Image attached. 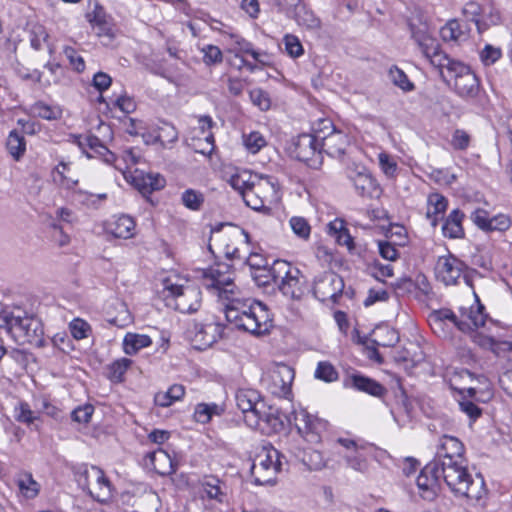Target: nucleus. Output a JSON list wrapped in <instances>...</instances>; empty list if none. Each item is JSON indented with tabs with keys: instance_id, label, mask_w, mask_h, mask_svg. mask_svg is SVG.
<instances>
[{
	"instance_id": "nucleus-44",
	"label": "nucleus",
	"mask_w": 512,
	"mask_h": 512,
	"mask_svg": "<svg viewBox=\"0 0 512 512\" xmlns=\"http://www.w3.org/2000/svg\"><path fill=\"white\" fill-rule=\"evenodd\" d=\"M243 144L248 152L256 154L267 145V141L260 132L252 131L243 135Z\"/></svg>"
},
{
	"instance_id": "nucleus-64",
	"label": "nucleus",
	"mask_w": 512,
	"mask_h": 512,
	"mask_svg": "<svg viewBox=\"0 0 512 512\" xmlns=\"http://www.w3.org/2000/svg\"><path fill=\"white\" fill-rule=\"evenodd\" d=\"M93 30L105 45L110 44L115 37L114 25L109 20L104 25H99Z\"/></svg>"
},
{
	"instance_id": "nucleus-50",
	"label": "nucleus",
	"mask_w": 512,
	"mask_h": 512,
	"mask_svg": "<svg viewBox=\"0 0 512 512\" xmlns=\"http://www.w3.org/2000/svg\"><path fill=\"white\" fill-rule=\"evenodd\" d=\"M288 17L294 18L298 24L308 28H316L319 26V20L301 4L299 5V10H296L295 14H290Z\"/></svg>"
},
{
	"instance_id": "nucleus-8",
	"label": "nucleus",
	"mask_w": 512,
	"mask_h": 512,
	"mask_svg": "<svg viewBox=\"0 0 512 512\" xmlns=\"http://www.w3.org/2000/svg\"><path fill=\"white\" fill-rule=\"evenodd\" d=\"M280 453L270 445L262 446L251 466V475L257 485H273L281 471Z\"/></svg>"
},
{
	"instance_id": "nucleus-10",
	"label": "nucleus",
	"mask_w": 512,
	"mask_h": 512,
	"mask_svg": "<svg viewBox=\"0 0 512 512\" xmlns=\"http://www.w3.org/2000/svg\"><path fill=\"white\" fill-rule=\"evenodd\" d=\"M203 286L215 293L220 299H236L234 273L227 264H216L203 272Z\"/></svg>"
},
{
	"instance_id": "nucleus-39",
	"label": "nucleus",
	"mask_w": 512,
	"mask_h": 512,
	"mask_svg": "<svg viewBox=\"0 0 512 512\" xmlns=\"http://www.w3.org/2000/svg\"><path fill=\"white\" fill-rule=\"evenodd\" d=\"M152 461L157 472L161 475H170L176 471V465L169 456V454L163 450L153 454Z\"/></svg>"
},
{
	"instance_id": "nucleus-61",
	"label": "nucleus",
	"mask_w": 512,
	"mask_h": 512,
	"mask_svg": "<svg viewBox=\"0 0 512 512\" xmlns=\"http://www.w3.org/2000/svg\"><path fill=\"white\" fill-rule=\"evenodd\" d=\"M283 41L285 44L286 52L289 56L297 58L303 54V46L296 36L290 34L285 35Z\"/></svg>"
},
{
	"instance_id": "nucleus-62",
	"label": "nucleus",
	"mask_w": 512,
	"mask_h": 512,
	"mask_svg": "<svg viewBox=\"0 0 512 512\" xmlns=\"http://www.w3.org/2000/svg\"><path fill=\"white\" fill-rule=\"evenodd\" d=\"M64 55L69 60L70 65L77 72H82L85 69V62L81 55L70 46H66L63 50Z\"/></svg>"
},
{
	"instance_id": "nucleus-54",
	"label": "nucleus",
	"mask_w": 512,
	"mask_h": 512,
	"mask_svg": "<svg viewBox=\"0 0 512 512\" xmlns=\"http://www.w3.org/2000/svg\"><path fill=\"white\" fill-rule=\"evenodd\" d=\"M440 34L444 41H460L463 36L460 23L457 20L449 21L441 28Z\"/></svg>"
},
{
	"instance_id": "nucleus-45",
	"label": "nucleus",
	"mask_w": 512,
	"mask_h": 512,
	"mask_svg": "<svg viewBox=\"0 0 512 512\" xmlns=\"http://www.w3.org/2000/svg\"><path fill=\"white\" fill-rule=\"evenodd\" d=\"M182 204L193 211L201 209L204 203V195L194 189H186L181 195Z\"/></svg>"
},
{
	"instance_id": "nucleus-52",
	"label": "nucleus",
	"mask_w": 512,
	"mask_h": 512,
	"mask_svg": "<svg viewBox=\"0 0 512 512\" xmlns=\"http://www.w3.org/2000/svg\"><path fill=\"white\" fill-rule=\"evenodd\" d=\"M481 11H482V8L476 2L467 3L463 9V13L469 20H471L475 23L479 33H482L484 30L487 29L486 24L484 27L482 26L483 19L479 18Z\"/></svg>"
},
{
	"instance_id": "nucleus-27",
	"label": "nucleus",
	"mask_w": 512,
	"mask_h": 512,
	"mask_svg": "<svg viewBox=\"0 0 512 512\" xmlns=\"http://www.w3.org/2000/svg\"><path fill=\"white\" fill-rule=\"evenodd\" d=\"M411 36L419 46L421 52L427 51V49L433 48L432 45L437 41L429 31V27L426 23L419 22L409 23Z\"/></svg>"
},
{
	"instance_id": "nucleus-32",
	"label": "nucleus",
	"mask_w": 512,
	"mask_h": 512,
	"mask_svg": "<svg viewBox=\"0 0 512 512\" xmlns=\"http://www.w3.org/2000/svg\"><path fill=\"white\" fill-rule=\"evenodd\" d=\"M351 380L354 388L372 396L381 397L386 392V389L380 383L368 377L354 375Z\"/></svg>"
},
{
	"instance_id": "nucleus-11",
	"label": "nucleus",
	"mask_w": 512,
	"mask_h": 512,
	"mask_svg": "<svg viewBox=\"0 0 512 512\" xmlns=\"http://www.w3.org/2000/svg\"><path fill=\"white\" fill-rule=\"evenodd\" d=\"M78 482L98 502L106 503L113 496V486L110 480L97 466L85 467L79 475Z\"/></svg>"
},
{
	"instance_id": "nucleus-1",
	"label": "nucleus",
	"mask_w": 512,
	"mask_h": 512,
	"mask_svg": "<svg viewBox=\"0 0 512 512\" xmlns=\"http://www.w3.org/2000/svg\"><path fill=\"white\" fill-rule=\"evenodd\" d=\"M475 295L474 303L460 306L458 313L449 308H441L432 311L428 316V322L433 332L442 338H450L454 330L463 333H471L485 325L487 314L485 307Z\"/></svg>"
},
{
	"instance_id": "nucleus-63",
	"label": "nucleus",
	"mask_w": 512,
	"mask_h": 512,
	"mask_svg": "<svg viewBox=\"0 0 512 512\" xmlns=\"http://www.w3.org/2000/svg\"><path fill=\"white\" fill-rule=\"evenodd\" d=\"M250 99L252 103L259 107L262 111H266L270 108L271 102L270 99L262 89H253L249 92Z\"/></svg>"
},
{
	"instance_id": "nucleus-29",
	"label": "nucleus",
	"mask_w": 512,
	"mask_h": 512,
	"mask_svg": "<svg viewBox=\"0 0 512 512\" xmlns=\"http://www.w3.org/2000/svg\"><path fill=\"white\" fill-rule=\"evenodd\" d=\"M464 214L455 209L451 211L447 219L442 226V232L445 237L452 239L461 238L464 235V229L462 227V220Z\"/></svg>"
},
{
	"instance_id": "nucleus-36",
	"label": "nucleus",
	"mask_w": 512,
	"mask_h": 512,
	"mask_svg": "<svg viewBox=\"0 0 512 512\" xmlns=\"http://www.w3.org/2000/svg\"><path fill=\"white\" fill-rule=\"evenodd\" d=\"M373 337L374 346L392 347L399 341L397 331L388 326L377 327L373 332Z\"/></svg>"
},
{
	"instance_id": "nucleus-34",
	"label": "nucleus",
	"mask_w": 512,
	"mask_h": 512,
	"mask_svg": "<svg viewBox=\"0 0 512 512\" xmlns=\"http://www.w3.org/2000/svg\"><path fill=\"white\" fill-rule=\"evenodd\" d=\"M17 486L24 497L34 499L40 491V484L29 472H21L17 476Z\"/></svg>"
},
{
	"instance_id": "nucleus-60",
	"label": "nucleus",
	"mask_w": 512,
	"mask_h": 512,
	"mask_svg": "<svg viewBox=\"0 0 512 512\" xmlns=\"http://www.w3.org/2000/svg\"><path fill=\"white\" fill-rule=\"evenodd\" d=\"M203 61L206 65L221 63L223 60L222 51L215 45H206L201 49Z\"/></svg>"
},
{
	"instance_id": "nucleus-40",
	"label": "nucleus",
	"mask_w": 512,
	"mask_h": 512,
	"mask_svg": "<svg viewBox=\"0 0 512 512\" xmlns=\"http://www.w3.org/2000/svg\"><path fill=\"white\" fill-rule=\"evenodd\" d=\"M6 146L8 152L16 161L20 160L26 151V142L24 137L15 130L9 133Z\"/></svg>"
},
{
	"instance_id": "nucleus-57",
	"label": "nucleus",
	"mask_w": 512,
	"mask_h": 512,
	"mask_svg": "<svg viewBox=\"0 0 512 512\" xmlns=\"http://www.w3.org/2000/svg\"><path fill=\"white\" fill-rule=\"evenodd\" d=\"M460 410L474 422L482 415V409L471 399L463 397L458 402Z\"/></svg>"
},
{
	"instance_id": "nucleus-58",
	"label": "nucleus",
	"mask_w": 512,
	"mask_h": 512,
	"mask_svg": "<svg viewBox=\"0 0 512 512\" xmlns=\"http://www.w3.org/2000/svg\"><path fill=\"white\" fill-rule=\"evenodd\" d=\"M113 107L119 109L124 114H131L136 110L137 104L133 97L123 93L115 97Z\"/></svg>"
},
{
	"instance_id": "nucleus-5",
	"label": "nucleus",
	"mask_w": 512,
	"mask_h": 512,
	"mask_svg": "<svg viewBox=\"0 0 512 512\" xmlns=\"http://www.w3.org/2000/svg\"><path fill=\"white\" fill-rule=\"evenodd\" d=\"M162 283L168 306H173L182 313H193L200 308L201 291L193 282L172 275L164 278Z\"/></svg>"
},
{
	"instance_id": "nucleus-16",
	"label": "nucleus",
	"mask_w": 512,
	"mask_h": 512,
	"mask_svg": "<svg viewBox=\"0 0 512 512\" xmlns=\"http://www.w3.org/2000/svg\"><path fill=\"white\" fill-rule=\"evenodd\" d=\"M344 289L343 279L332 271H326L318 275L313 283V295L321 302H335L341 296Z\"/></svg>"
},
{
	"instance_id": "nucleus-20",
	"label": "nucleus",
	"mask_w": 512,
	"mask_h": 512,
	"mask_svg": "<svg viewBox=\"0 0 512 512\" xmlns=\"http://www.w3.org/2000/svg\"><path fill=\"white\" fill-rule=\"evenodd\" d=\"M441 469L433 462L428 463L416 479L420 496L428 501L436 498L439 490Z\"/></svg>"
},
{
	"instance_id": "nucleus-25",
	"label": "nucleus",
	"mask_w": 512,
	"mask_h": 512,
	"mask_svg": "<svg viewBox=\"0 0 512 512\" xmlns=\"http://www.w3.org/2000/svg\"><path fill=\"white\" fill-rule=\"evenodd\" d=\"M133 183L141 194L147 195L163 189L166 185V180L159 173H144L143 171L136 170L133 176Z\"/></svg>"
},
{
	"instance_id": "nucleus-35",
	"label": "nucleus",
	"mask_w": 512,
	"mask_h": 512,
	"mask_svg": "<svg viewBox=\"0 0 512 512\" xmlns=\"http://www.w3.org/2000/svg\"><path fill=\"white\" fill-rule=\"evenodd\" d=\"M185 394L183 385L174 384L165 392H158L154 396V402L160 407H169L175 401H179Z\"/></svg>"
},
{
	"instance_id": "nucleus-17",
	"label": "nucleus",
	"mask_w": 512,
	"mask_h": 512,
	"mask_svg": "<svg viewBox=\"0 0 512 512\" xmlns=\"http://www.w3.org/2000/svg\"><path fill=\"white\" fill-rule=\"evenodd\" d=\"M470 220L481 231L485 233L508 231L512 226V219L509 215L499 213L490 217L489 212L483 208H475L470 214Z\"/></svg>"
},
{
	"instance_id": "nucleus-28",
	"label": "nucleus",
	"mask_w": 512,
	"mask_h": 512,
	"mask_svg": "<svg viewBox=\"0 0 512 512\" xmlns=\"http://www.w3.org/2000/svg\"><path fill=\"white\" fill-rule=\"evenodd\" d=\"M432 47L433 48L427 49V51H423L422 53L427 59H429L433 66L440 69L446 68L448 72L451 73L456 68V65L460 63L449 58L446 53L441 51L437 41L432 45Z\"/></svg>"
},
{
	"instance_id": "nucleus-49",
	"label": "nucleus",
	"mask_w": 512,
	"mask_h": 512,
	"mask_svg": "<svg viewBox=\"0 0 512 512\" xmlns=\"http://www.w3.org/2000/svg\"><path fill=\"white\" fill-rule=\"evenodd\" d=\"M314 375L315 378L322 380L324 382H333L338 379L337 370L331 363L327 361H322L318 363Z\"/></svg>"
},
{
	"instance_id": "nucleus-9",
	"label": "nucleus",
	"mask_w": 512,
	"mask_h": 512,
	"mask_svg": "<svg viewBox=\"0 0 512 512\" xmlns=\"http://www.w3.org/2000/svg\"><path fill=\"white\" fill-rule=\"evenodd\" d=\"M254 178V183L244 193L246 205L256 211L275 205L280 200L278 184L268 176Z\"/></svg>"
},
{
	"instance_id": "nucleus-55",
	"label": "nucleus",
	"mask_w": 512,
	"mask_h": 512,
	"mask_svg": "<svg viewBox=\"0 0 512 512\" xmlns=\"http://www.w3.org/2000/svg\"><path fill=\"white\" fill-rule=\"evenodd\" d=\"M69 330L76 340H82L89 336L91 326L85 320L75 318L70 322Z\"/></svg>"
},
{
	"instance_id": "nucleus-41",
	"label": "nucleus",
	"mask_w": 512,
	"mask_h": 512,
	"mask_svg": "<svg viewBox=\"0 0 512 512\" xmlns=\"http://www.w3.org/2000/svg\"><path fill=\"white\" fill-rule=\"evenodd\" d=\"M257 175H252L247 171L239 172L231 176L229 183L232 188L239 192L244 200V193L251 187L252 183H254Z\"/></svg>"
},
{
	"instance_id": "nucleus-18",
	"label": "nucleus",
	"mask_w": 512,
	"mask_h": 512,
	"mask_svg": "<svg viewBox=\"0 0 512 512\" xmlns=\"http://www.w3.org/2000/svg\"><path fill=\"white\" fill-rule=\"evenodd\" d=\"M223 238V252L227 258L244 259L249 253V235L244 229L230 226Z\"/></svg>"
},
{
	"instance_id": "nucleus-15",
	"label": "nucleus",
	"mask_w": 512,
	"mask_h": 512,
	"mask_svg": "<svg viewBox=\"0 0 512 512\" xmlns=\"http://www.w3.org/2000/svg\"><path fill=\"white\" fill-rule=\"evenodd\" d=\"M463 443L454 436L444 435L439 440L437 452L432 461L440 469L465 462Z\"/></svg>"
},
{
	"instance_id": "nucleus-42",
	"label": "nucleus",
	"mask_w": 512,
	"mask_h": 512,
	"mask_svg": "<svg viewBox=\"0 0 512 512\" xmlns=\"http://www.w3.org/2000/svg\"><path fill=\"white\" fill-rule=\"evenodd\" d=\"M70 164L66 162H60L54 170V181L59 183L65 189H72L78 180L69 176Z\"/></svg>"
},
{
	"instance_id": "nucleus-31",
	"label": "nucleus",
	"mask_w": 512,
	"mask_h": 512,
	"mask_svg": "<svg viewBox=\"0 0 512 512\" xmlns=\"http://www.w3.org/2000/svg\"><path fill=\"white\" fill-rule=\"evenodd\" d=\"M151 344V338L145 334L127 333L123 339V349L127 355H134Z\"/></svg>"
},
{
	"instance_id": "nucleus-21",
	"label": "nucleus",
	"mask_w": 512,
	"mask_h": 512,
	"mask_svg": "<svg viewBox=\"0 0 512 512\" xmlns=\"http://www.w3.org/2000/svg\"><path fill=\"white\" fill-rule=\"evenodd\" d=\"M293 422L299 434L310 442H316L319 439L321 431L325 428V423L306 410H295L292 413Z\"/></svg>"
},
{
	"instance_id": "nucleus-48",
	"label": "nucleus",
	"mask_w": 512,
	"mask_h": 512,
	"mask_svg": "<svg viewBox=\"0 0 512 512\" xmlns=\"http://www.w3.org/2000/svg\"><path fill=\"white\" fill-rule=\"evenodd\" d=\"M290 228L292 229L293 233L303 239L307 240L310 237L311 234V226L308 223V221L304 217L300 216H293L289 220Z\"/></svg>"
},
{
	"instance_id": "nucleus-7",
	"label": "nucleus",
	"mask_w": 512,
	"mask_h": 512,
	"mask_svg": "<svg viewBox=\"0 0 512 512\" xmlns=\"http://www.w3.org/2000/svg\"><path fill=\"white\" fill-rule=\"evenodd\" d=\"M266 277L278 285L283 295L293 300L302 299L308 292L306 277L285 260H275Z\"/></svg>"
},
{
	"instance_id": "nucleus-43",
	"label": "nucleus",
	"mask_w": 512,
	"mask_h": 512,
	"mask_svg": "<svg viewBox=\"0 0 512 512\" xmlns=\"http://www.w3.org/2000/svg\"><path fill=\"white\" fill-rule=\"evenodd\" d=\"M30 110L33 115L45 120H56L61 116V110L58 107L49 106L42 101L34 103Z\"/></svg>"
},
{
	"instance_id": "nucleus-2",
	"label": "nucleus",
	"mask_w": 512,
	"mask_h": 512,
	"mask_svg": "<svg viewBox=\"0 0 512 512\" xmlns=\"http://www.w3.org/2000/svg\"><path fill=\"white\" fill-rule=\"evenodd\" d=\"M224 313L228 322L253 335H265L273 327L268 307L255 299H231L225 304Z\"/></svg>"
},
{
	"instance_id": "nucleus-6",
	"label": "nucleus",
	"mask_w": 512,
	"mask_h": 512,
	"mask_svg": "<svg viewBox=\"0 0 512 512\" xmlns=\"http://www.w3.org/2000/svg\"><path fill=\"white\" fill-rule=\"evenodd\" d=\"M0 328L5 329L19 344H42L43 329L40 321L23 311L0 313Z\"/></svg>"
},
{
	"instance_id": "nucleus-4",
	"label": "nucleus",
	"mask_w": 512,
	"mask_h": 512,
	"mask_svg": "<svg viewBox=\"0 0 512 512\" xmlns=\"http://www.w3.org/2000/svg\"><path fill=\"white\" fill-rule=\"evenodd\" d=\"M441 476L455 496L472 503L478 502L487 493L483 477L469 473L466 461L441 468Z\"/></svg>"
},
{
	"instance_id": "nucleus-47",
	"label": "nucleus",
	"mask_w": 512,
	"mask_h": 512,
	"mask_svg": "<svg viewBox=\"0 0 512 512\" xmlns=\"http://www.w3.org/2000/svg\"><path fill=\"white\" fill-rule=\"evenodd\" d=\"M220 413L219 406L217 404H205L200 403L196 406L194 411V419L202 424L208 423L213 415Z\"/></svg>"
},
{
	"instance_id": "nucleus-24",
	"label": "nucleus",
	"mask_w": 512,
	"mask_h": 512,
	"mask_svg": "<svg viewBox=\"0 0 512 512\" xmlns=\"http://www.w3.org/2000/svg\"><path fill=\"white\" fill-rule=\"evenodd\" d=\"M189 335L192 341L196 343L198 349H205L216 342L221 334V327L216 323H194L189 329Z\"/></svg>"
},
{
	"instance_id": "nucleus-30",
	"label": "nucleus",
	"mask_w": 512,
	"mask_h": 512,
	"mask_svg": "<svg viewBox=\"0 0 512 512\" xmlns=\"http://www.w3.org/2000/svg\"><path fill=\"white\" fill-rule=\"evenodd\" d=\"M135 221L128 215H120L111 223L110 231L117 238L129 239L135 231Z\"/></svg>"
},
{
	"instance_id": "nucleus-46",
	"label": "nucleus",
	"mask_w": 512,
	"mask_h": 512,
	"mask_svg": "<svg viewBox=\"0 0 512 512\" xmlns=\"http://www.w3.org/2000/svg\"><path fill=\"white\" fill-rule=\"evenodd\" d=\"M132 360L121 358L110 364L108 367V377L113 382H121L127 369L131 366Z\"/></svg>"
},
{
	"instance_id": "nucleus-33",
	"label": "nucleus",
	"mask_w": 512,
	"mask_h": 512,
	"mask_svg": "<svg viewBox=\"0 0 512 512\" xmlns=\"http://www.w3.org/2000/svg\"><path fill=\"white\" fill-rule=\"evenodd\" d=\"M222 482L215 477H205L201 483V496L223 502L225 492L222 489Z\"/></svg>"
},
{
	"instance_id": "nucleus-3",
	"label": "nucleus",
	"mask_w": 512,
	"mask_h": 512,
	"mask_svg": "<svg viewBox=\"0 0 512 512\" xmlns=\"http://www.w3.org/2000/svg\"><path fill=\"white\" fill-rule=\"evenodd\" d=\"M236 405L243 413L244 422L252 429L262 432H278L283 422L277 410L267 406L258 391L254 389H238L235 394Z\"/></svg>"
},
{
	"instance_id": "nucleus-38",
	"label": "nucleus",
	"mask_w": 512,
	"mask_h": 512,
	"mask_svg": "<svg viewBox=\"0 0 512 512\" xmlns=\"http://www.w3.org/2000/svg\"><path fill=\"white\" fill-rule=\"evenodd\" d=\"M79 145L83 148L89 147L99 155L104 156L106 162L110 163L116 161L115 155L108 150V148L101 142L98 137L94 135L86 136L83 141L79 142Z\"/></svg>"
},
{
	"instance_id": "nucleus-53",
	"label": "nucleus",
	"mask_w": 512,
	"mask_h": 512,
	"mask_svg": "<svg viewBox=\"0 0 512 512\" xmlns=\"http://www.w3.org/2000/svg\"><path fill=\"white\" fill-rule=\"evenodd\" d=\"M389 77L393 84L403 91H411L414 89L413 83L408 79L404 71L396 66L390 68Z\"/></svg>"
},
{
	"instance_id": "nucleus-23",
	"label": "nucleus",
	"mask_w": 512,
	"mask_h": 512,
	"mask_svg": "<svg viewBox=\"0 0 512 512\" xmlns=\"http://www.w3.org/2000/svg\"><path fill=\"white\" fill-rule=\"evenodd\" d=\"M294 379L293 369L286 364L275 366L269 373V390L278 397H286L290 392V385Z\"/></svg>"
},
{
	"instance_id": "nucleus-56",
	"label": "nucleus",
	"mask_w": 512,
	"mask_h": 512,
	"mask_svg": "<svg viewBox=\"0 0 512 512\" xmlns=\"http://www.w3.org/2000/svg\"><path fill=\"white\" fill-rule=\"evenodd\" d=\"M378 160H379V166H380L381 170L383 171V173L388 178H394L396 176L397 170H398V165H397V162L394 160V158L385 152H381L378 155Z\"/></svg>"
},
{
	"instance_id": "nucleus-51",
	"label": "nucleus",
	"mask_w": 512,
	"mask_h": 512,
	"mask_svg": "<svg viewBox=\"0 0 512 512\" xmlns=\"http://www.w3.org/2000/svg\"><path fill=\"white\" fill-rule=\"evenodd\" d=\"M177 139L178 132L176 128L169 123H163V125L158 128L157 135L155 136V141L160 142L163 146L174 143Z\"/></svg>"
},
{
	"instance_id": "nucleus-13",
	"label": "nucleus",
	"mask_w": 512,
	"mask_h": 512,
	"mask_svg": "<svg viewBox=\"0 0 512 512\" xmlns=\"http://www.w3.org/2000/svg\"><path fill=\"white\" fill-rule=\"evenodd\" d=\"M318 125L317 136L320 137L321 150L334 158L342 156L349 143L347 135L335 130L330 120L323 119Z\"/></svg>"
},
{
	"instance_id": "nucleus-12",
	"label": "nucleus",
	"mask_w": 512,
	"mask_h": 512,
	"mask_svg": "<svg viewBox=\"0 0 512 512\" xmlns=\"http://www.w3.org/2000/svg\"><path fill=\"white\" fill-rule=\"evenodd\" d=\"M319 141L317 128L314 130V134H301L293 142L291 154L308 166L318 168L322 164V150Z\"/></svg>"
},
{
	"instance_id": "nucleus-37",
	"label": "nucleus",
	"mask_w": 512,
	"mask_h": 512,
	"mask_svg": "<svg viewBox=\"0 0 512 512\" xmlns=\"http://www.w3.org/2000/svg\"><path fill=\"white\" fill-rule=\"evenodd\" d=\"M230 39L232 43L229 48V52L237 53L239 55L240 53L250 54L256 61L263 63L261 59L262 54L255 51L250 42L238 35H230Z\"/></svg>"
},
{
	"instance_id": "nucleus-22",
	"label": "nucleus",
	"mask_w": 512,
	"mask_h": 512,
	"mask_svg": "<svg viewBox=\"0 0 512 512\" xmlns=\"http://www.w3.org/2000/svg\"><path fill=\"white\" fill-rule=\"evenodd\" d=\"M450 77L454 78V87L460 96L474 97L477 95L479 90V81L468 66L459 63L450 73Z\"/></svg>"
},
{
	"instance_id": "nucleus-26",
	"label": "nucleus",
	"mask_w": 512,
	"mask_h": 512,
	"mask_svg": "<svg viewBox=\"0 0 512 512\" xmlns=\"http://www.w3.org/2000/svg\"><path fill=\"white\" fill-rule=\"evenodd\" d=\"M446 209L447 200L444 196L438 193H432L428 196L426 217L430 220L433 227L437 226Z\"/></svg>"
},
{
	"instance_id": "nucleus-59",
	"label": "nucleus",
	"mask_w": 512,
	"mask_h": 512,
	"mask_svg": "<svg viewBox=\"0 0 512 512\" xmlns=\"http://www.w3.org/2000/svg\"><path fill=\"white\" fill-rule=\"evenodd\" d=\"M344 459L348 467L355 471L364 472L367 469L368 463L366 458L360 453V450L351 453H346Z\"/></svg>"
},
{
	"instance_id": "nucleus-19",
	"label": "nucleus",
	"mask_w": 512,
	"mask_h": 512,
	"mask_svg": "<svg viewBox=\"0 0 512 512\" xmlns=\"http://www.w3.org/2000/svg\"><path fill=\"white\" fill-rule=\"evenodd\" d=\"M465 264L452 254L439 256L435 265L436 278L445 285H456L463 274Z\"/></svg>"
},
{
	"instance_id": "nucleus-14",
	"label": "nucleus",
	"mask_w": 512,
	"mask_h": 512,
	"mask_svg": "<svg viewBox=\"0 0 512 512\" xmlns=\"http://www.w3.org/2000/svg\"><path fill=\"white\" fill-rule=\"evenodd\" d=\"M347 176L356 193L362 198H379L382 190L370 171L363 165L353 164L347 168Z\"/></svg>"
}]
</instances>
